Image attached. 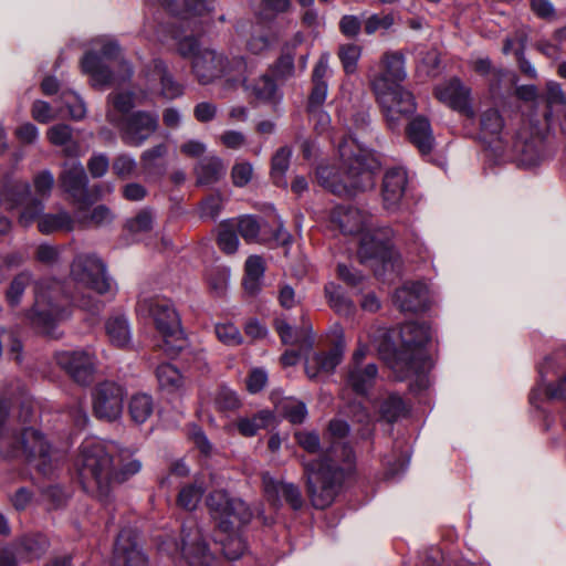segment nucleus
I'll list each match as a JSON object with an SVG mask.
<instances>
[{
  "instance_id": "obj_1",
  "label": "nucleus",
  "mask_w": 566,
  "mask_h": 566,
  "mask_svg": "<svg viewBox=\"0 0 566 566\" xmlns=\"http://www.w3.org/2000/svg\"><path fill=\"white\" fill-rule=\"evenodd\" d=\"M75 465L83 489L103 502L108 501L116 484L142 470V462L129 449L97 439L84 440Z\"/></svg>"
},
{
  "instance_id": "obj_2",
  "label": "nucleus",
  "mask_w": 566,
  "mask_h": 566,
  "mask_svg": "<svg viewBox=\"0 0 566 566\" xmlns=\"http://www.w3.org/2000/svg\"><path fill=\"white\" fill-rule=\"evenodd\" d=\"M340 167L319 166L318 182L338 196H353L375 186L374 171L379 164L374 155L354 137L348 136L338 144Z\"/></svg>"
},
{
  "instance_id": "obj_3",
  "label": "nucleus",
  "mask_w": 566,
  "mask_h": 566,
  "mask_svg": "<svg viewBox=\"0 0 566 566\" xmlns=\"http://www.w3.org/2000/svg\"><path fill=\"white\" fill-rule=\"evenodd\" d=\"M354 462L352 448L337 441L322 458L302 461L307 495L314 507L323 510L333 503L345 472L353 469Z\"/></svg>"
},
{
  "instance_id": "obj_4",
  "label": "nucleus",
  "mask_w": 566,
  "mask_h": 566,
  "mask_svg": "<svg viewBox=\"0 0 566 566\" xmlns=\"http://www.w3.org/2000/svg\"><path fill=\"white\" fill-rule=\"evenodd\" d=\"M384 71L371 81L387 124L396 129L401 119L416 111L413 95L401 86L406 78L405 61L398 53H387L382 57Z\"/></svg>"
},
{
  "instance_id": "obj_5",
  "label": "nucleus",
  "mask_w": 566,
  "mask_h": 566,
  "mask_svg": "<svg viewBox=\"0 0 566 566\" xmlns=\"http://www.w3.org/2000/svg\"><path fill=\"white\" fill-rule=\"evenodd\" d=\"M171 36L176 40L178 53L182 57L191 60V72L201 85L211 84L223 76L238 80L247 67L243 56H234L229 60L221 52L202 48L195 36H182L179 30H172Z\"/></svg>"
},
{
  "instance_id": "obj_6",
  "label": "nucleus",
  "mask_w": 566,
  "mask_h": 566,
  "mask_svg": "<svg viewBox=\"0 0 566 566\" xmlns=\"http://www.w3.org/2000/svg\"><path fill=\"white\" fill-rule=\"evenodd\" d=\"M401 348L391 361V369L402 380L416 376L420 386L424 387V374L431 368L432 361L426 346L431 339L430 326L424 323L408 322L400 328Z\"/></svg>"
},
{
  "instance_id": "obj_7",
  "label": "nucleus",
  "mask_w": 566,
  "mask_h": 566,
  "mask_svg": "<svg viewBox=\"0 0 566 566\" xmlns=\"http://www.w3.org/2000/svg\"><path fill=\"white\" fill-rule=\"evenodd\" d=\"M101 55L87 52L82 61V71L91 76L94 86L120 85L133 76V67L126 60H117L120 49L116 41L97 38L93 41Z\"/></svg>"
},
{
  "instance_id": "obj_8",
  "label": "nucleus",
  "mask_w": 566,
  "mask_h": 566,
  "mask_svg": "<svg viewBox=\"0 0 566 566\" xmlns=\"http://www.w3.org/2000/svg\"><path fill=\"white\" fill-rule=\"evenodd\" d=\"M71 315V297L65 295L57 281H40L34 287V305L28 319L40 332L57 338L54 333L57 323Z\"/></svg>"
},
{
  "instance_id": "obj_9",
  "label": "nucleus",
  "mask_w": 566,
  "mask_h": 566,
  "mask_svg": "<svg viewBox=\"0 0 566 566\" xmlns=\"http://www.w3.org/2000/svg\"><path fill=\"white\" fill-rule=\"evenodd\" d=\"M54 186V177L51 171L43 170L33 178V187L36 197H32L31 186L24 181L7 185L0 192V198L10 208L21 207L18 222L30 227L36 217L44 210V199H48Z\"/></svg>"
},
{
  "instance_id": "obj_10",
  "label": "nucleus",
  "mask_w": 566,
  "mask_h": 566,
  "mask_svg": "<svg viewBox=\"0 0 566 566\" xmlns=\"http://www.w3.org/2000/svg\"><path fill=\"white\" fill-rule=\"evenodd\" d=\"M8 417V402L0 400V459L24 455L29 461L39 460V469L45 472L51 449L44 437L33 428L23 429L19 437L10 434L6 427Z\"/></svg>"
},
{
  "instance_id": "obj_11",
  "label": "nucleus",
  "mask_w": 566,
  "mask_h": 566,
  "mask_svg": "<svg viewBox=\"0 0 566 566\" xmlns=\"http://www.w3.org/2000/svg\"><path fill=\"white\" fill-rule=\"evenodd\" d=\"M140 314L149 315L157 331L165 338V350L174 354L182 347L180 318L170 300L163 297L145 298L137 303Z\"/></svg>"
},
{
  "instance_id": "obj_12",
  "label": "nucleus",
  "mask_w": 566,
  "mask_h": 566,
  "mask_svg": "<svg viewBox=\"0 0 566 566\" xmlns=\"http://www.w3.org/2000/svg\"><path fill=\"white\" fill-rule=\"evenodd\" d=\"M206 504L216 526L223 533H232L248 524L253 513L249 505L239 497L230 496L226 491L211 492Z\"/></svg>"
},
{
  "instance_id": "obj_13",
  "label": "nucleus",
  "mask_w": 566,
  "mask_h": 566,
  "mask_svg": "<svg viewBox=\"0 0 566 566\" xmlns=\"http://www.w3.org/2000/svg\"><path fill=\"white\" fill-rule=\"evenodd\" d=\"M72 279L98 294L113 293V281L106 265L95 254H78L71 264Z\"/></svg>"
},
{
  "instance_id": "obj_14",
  "label": "nucleus",
  "mask_w": 566,
  "mask_h": 566,
  "mask_svg": "<svg viewBox=\"0 0 566 566\" xmlns=\"http://www.w3.org/2000/svg\"><path fill=\"white\" fill-rule=\"evenodd\" d=\"M124 388L114 381L98 384L92 392L93 412L96 418L113 422L120 418L124 409Z\"/></svg>"
},
{
  "instance_id": "obj_15",
  "label": "nucleus",
  "mask_w": 566,
  "mask_h": 566,
  "mask_svg": "<svg viewBox=\"0 0 566 566\" xmlns=\"http://www.w3.org/2000/svg\"><path fill=\"white\" fill-rule=\"evenodd\" d=\"M124 144L132 147L142 146L158 128V116L155 113L137 111L115 125Z\"/></svg>"
},
{
  "instance_id": "obj_16",
  "label": "nucleus",
  "mask_w": 566,
  "mask_h": 566,
  "mask_svg": "<svg viewBox=\"0 0 566 566\" xmlns=\"http://www.w3.org/2000/svg\"><path fill=\"white\" fill-rule=\"evenodd\" d=\"M56 365L74 381L87 385L95 373L96 358L88 349L62 350L54 356Z\"/></svg>"
},
{
  "instance_id": "obj_17",
  "label": "nucleus",
  "mask_w": 566,
  "mask_h": 566,
  "mask_svg": "<svg viewBox=\"0 0 566 566\" xmlns=\"http://www.w3.org/2000/svg\"><path fill=\"white\" fill-rule=\"evenodd\" d=\"M436 96L443 104L460 113L467 118L473 119L475 112L471 102V90L459 78L454 77L436 87Z\"/></svg>"
},
{
  "instance_id": "obj_18",
  "label": "nucleus",
  "mask_w": 566,
  "mask_h": 566,
  "mask_svg": "<svg viewBox=\"0 0 566 566\" xmlns=\"http://www.w3.org/2000/svg\"><path fill=\"white\" fill-rule=\"evenodd\" d=\"M408 187V174L401 167L388 169L381 184L382 208L389 213L400 210Z\"/></svg>"
},
{
  "instance_id": "obj_19",
  "label": "nucleus",
  "mask_w": 566,
  "mask_h": 566,
  "mask_svg": "<svg viewBox=\"0 0 566 566\" xmlns=\"http://www.w3.org/2000/svg\"><path fill=\"white\" fill-rule=\"evenodd\" d=\"M176 551L192 565L208 564L210 560L208 545L195 522L184 526L181 544L176 546Z\"/></svg>"
},
{
  "instance_id": "obj_20",
  "label": "nucleus",
  "mask_w": 566,
  "mask_h": 566,
  "mask_svg": "<svg viewBox=\"0 0 566 566\" xmlns=\"http://www.w3.org/2000/svg\"><path fill=\"white\" fill-rule=\"evenodd\" d=\"M358 256L363 263L379 262L386 268L391 263L395 251L387 237L379 231H368L360 239Z\"/></svg>"
},
{
  "instance_id": "obj_21",
  "label": "nucleus",
  "mask_w": 566,
  "mask_h": 566,
  "mask_svg": "<svg viewBox=\"0 0 566 566\" xmlns=\"http://www.w3.org/2000/svg\"><path fill=\"white\" fill-rule=\"evenodd\" d=\"M113 566H147V558L136 542V534L123 530L116 539Z\"/></svg>"
},
{
  "instance_id": "obj_22",
  "label": "nucleus",
  "mask_w": 566,
  "mask_h": 566,
  "mask_svg": "<svg viewBox=\"0 0 566 566\" xmlns=\"http://www.w3.org/2000/svg\"><path fill=\"white\" fill-rule=\"evenodd\" d=\"M179 6L175 0H145L147 6H159L172 15L196 24L195 19L208 14L212 10L211 1L208 0H182ZM196 28L193 27V30Z\"/></svg>"
},
{
  "instance_id": "obj_23",
  "label": "nucleus",
  "mask_w": 566,
  "mask_h": 566,
  "mask_svg": "<svg viewBox=\"0 0 566 566\" xmlns=\"http://www.w3.org/2000/svg\"><path fill=\"white\" fill-rule=\"evenodd\" d=\"M264 494L268 501L274 506L280 507V492H283L284 501L293 509L298 510L303 505V499L300 489L293 483H285L273 479L269 473L262 475Z\"/></svg>"
},
{
  "instance_id": "obj_24",
  "label": "nucleus",
  "mask_w": 566,
  "mask_h": 566,
  "mask_svg": "<svg viewBox=\"0 0 566 566\" xmlns=\"http://www.w3.org/2000/svg\"><path fill=\"white\" fill-rule=\"evenodd\" d=\"M370 214L356 207L338 206L332 212V221L344 234H357L368 228Z\"/></svg>"
},
{
  "instance_id": "obj_25",
  "label": "nucleus",
  "mask_w": 566,
  "mask_h": 566,
  "mask_svg": "<svg viewBox=\"0 0 566 566\" xmlns=\"http://www.w3.org/2000/svg\"><path fill=\"white\" fill-rule=\"evenodd\" d=\"M145 77L147 83L159 80L160 95L174 99L184 94V86L178 83L168 71V67L160 59H155L147 66Z\"/></svg>"
},
{
  "instance_id": "obj_26",
  "label": "nucleus",
  "mask_w": 566,
  "mask_h": 566,
  "mask_svg": "<svg viewBox=\"0 0 566 566\" xmlns=\"http://www.w3.org/2000/svg\"><path fill=\"white\" fill-rule=\"evenodd\" d=\"M428 300V287L421 282L405 284L394 295L395 304L403 312L424 310Z\"/></svg>"
},
{
  "instance_id": "obj_27",
  "label": "nucleus",
  "mask_w": 566,
  "mask_h": 566,
  "mask_svg": "<svg viewBox=\"0 0 566 566\" xmlns=\"http://www.w3.org/2000/svg\"><path fill=\"white\" fill-rule=\"evenodd\" d=\"M61 187L67 192L76 202H82L86 195L87 176L84 167L78 161H71L64 165L63 171L60 176Z\"/></svg>"
},
{
  "instance_id": "obj_28",
  "label": "nucleus",
  "mask_w": 566,
  "mask_h": 566,
  "mask_svg": "<svg viewBox=\"0 0 566 566\" xmlns=\"http://www.w3.org/2000/svg\"><path fill=\"white\" fill-rule=\"evenodd\" d=\"M344 355L343 342L337 343L327 353L316 354L308 358L305 364V371L310 378L317 377L321 374H332L340 364Z\"/></svg>"
},
{
  "instance_id": "obj_29",
  "label": "nucleus",
  "mask_w": 566,
  "mask_h": 566,
  "mask_svg": "<svg viewBox=\"0 0 566 566\" xmlns=\"http://www.w3.org/2000/svg\"><path fill=\"white\" fill-rule=\"evenodd\" d=\"M147 96L143 94L137 97L133 92H115L107 97L106 119L112 125H119L122 115L127 114L137 103H142Z\"/></svg>"
},
{
  "instance_id": "obj_30",
  "label": "nucleus",
  "mask_w": 566,
  "mask_h": 566,
  "mask_svg": "<svg viewBox=\"0 0 566 566\" xmlns=\"http://www.w3.org/2000/svg\"><path fill=\"white\" fill-rule=\"evenodd\" d=\"M156 378L160 390L169 395L182 396L187 391V381L182 374L171 364H160L156 368Z\"/></svg>"
},
{
  "instance_id": "obj_31",
  "label": "nucleus",
  "mask_w": 566,
  "mask_h": 566,
  "mask_svg": "<svg viewBox=\"0 0 566 566\" xmlns=\"http://www.w3.org/2000/svg\"><path fill=\"white\" fill-rule=\"evenodd\" d=\"M38 220V230L42 234H52L55 232H71L77 224L76 216L72 217L66 210H60L55 213H40Z\"/></svg>"
},
{
  "instance_id": "obj_32",
  "label": "nucleus",
  "mask_w": 566,
  "mask_h": 566,
  "mask_svg": "<svg viewBox=\"0 0 566 566\" xmlns=\"http://www.w3.org/2000/svg\"><path fill=\"white\" fill-rule=\"evenodd\" d=\"M243 38L245 50L253 55H261L268 52L275 41L271 31L259 23L251 24L243 32Z\"/></svg>"
},
{
  "instance_id": "obj_33",
  "label": "nucleus",
  "mask_w": 566,
  "mask_h": 566,
  "mask_svg": "<svg viewBox=\"0 0 566 566\" xmlns=\"http://www.w3.org/2000/svg\"><path fill=\"white\" fill-rule=\"evenodd\" d=\"M409 140L422 155L429 154L433 148V136L430 123L421 116L413 118L407 128Z\"/></svg>"
},
{
  "instance_id": "obj_34",
  "label": "nucleus",
  "mask_w": 566,
  "mask_h": 566,
  "mask_svg": "<svg viewBox=\"0 0 566 566\" xmlns=\"http://www.w3.org/2000/svg\"><path fill=\"white\" fill-rule=\"evenodd\" d=\"M114 218L113 211L105 205H97L88 211L81 202L76 210V221L82 228L105 227L111 224Z\"/></svg>"
},
{
  "instance_id": "obj_35",
  "label": "nucleus",
  "mask_w": 566,
  "mask_h": 566,
  "mask_svg": "<svg viewBox=\"0 0 566 566\" xmlns=\"http://www.w3.org/2000/svg\"><path fill=\"white\" fill-rule=\"evenodd\" d=\"M245 90L258 101L277 105L282 99L275 82L269 75H262L251 84H245Z\"/></svg>"
},
{
  "instance_id": "obj_36",
  "label": "nucleus",
  "mask_w": 566,
  "mask_h": 566,
  "mask_svg": "<svg viewBox=\"0 0 566 566\" xmlns=\"http://www.w3.org/2000/svg\"><path fill=\"white\" fill-rule=\"evenodd\" d=\"M378 369L375 364L366 366L350 365L347 374V385L357 394H365L373 386Z\"/></svg>"
},
{
  "instance_id": "obj_37",
  "label": "nucleus",
  "mask_w": 566,
  "mask_h": 566,
  "mask_svg": "<svg viewBox=\"0 0 566 566\" xmlns=\"http://www.w3.org/2000/svg\"><path fill=\"white\" fill-rule=\"evenodd\" d=\"M546 102L548 112L545 114V117L549 120L551 117H559L562 115L563 119H560L559 125L562 132L566 134V97L558 83L549 82L547 84Z\"/></svg>"
},
{
  "instance_id": "obj_38",
  "label": "nucleus",
  "mask_w": 566,
  "mask_h": 566,
  "mask_svg": "<svg viewBox=\"0 0 566 566\" xmlns=\"http://www.w3.org/2000/svg\"><path fill=\"white\" fill-rule=\"evenodd\" d=\"M197 181L200 185L217 182L226 174V166L221 158L208 156L202 158L196 166Z\"/></svg>"
},
{
  "instance_id": "obj_39",
  "label": "nucleus",
  "mask_w": 566,
  "mask_h": 566,
  "mask_svg": "<svg viewBox=\"0 0 566 566\" xmlns=\"http://www.w3.org/2000/svg\"><path fill=\"white\" fill-rule=\"evenodd\" d=\"M303 34L297 32L282 46L281 55L275 64L274 72L277 76L287 77L294 71V51L303 42Z\"/></svg>"
},
{
  "instance_id": "obj_40",
  "label": "nucleus",
  "mask_w": 566,
  "mask_h": 566,
  "mask_svg": "<svg viewBox=\"0 0 566 566\" xmlns=\"http://www.w3.org/2000/svg\"><path fill=\"white\" fill-rule=\"evenodd\" d=\"M109 342L119 348L127 346L132 339L128 321L124 316H113L105 324Z\"/></svg>"
},
{
  "instance_id": "obj_41",
  "label": "nucleus",
  "mask_w": 566,
  "mask_h": 566,
  "mask_svg": "<svg viewBox=\"0 0 566 566\" xmlns=\"http://www.w3.org/2000/svg\"><path fill=\"white\" fill-rule=\"evenodd\" d=\"M128 412L134 422H146L154 412L153 397L144 392L134 395L128 403Z\"/></svg>"
},
{
  "instance_id": "obj_42",
  "label": "nucleus",
  "mask_w": 566,
  "mask_h": 566,
  "mask_svg": "<svg viewBox=\"0 0 566 566\" xmlns=\"http://www.w3.org/2000/svg\"><path fill=\"white\" fill-rule=\"evenodd\" d=\"M264 262L259 255H251L245 261L244 289L253 294L260 289V282L264 274Z\"/></svg>"
},
{
  "instance_id": "obj_43",
  "label": "nucleus",
  "mask_w": 566,
  "mask_h": 566,
  "mask_svg": "<svg viewBox=\"0 0 566 566\" xmlns=\"http://www.w3.org/2000/svg\"><path fill=\"white\" fill-rule=\"evenodd\" d=\"M238 232L247 242H261L266 240L262 222L254 216H242L238 220Z\"/></svg>"
},
{
  "instance_id": "obj_44",
  "label": "nucleus",
  "mask_w": 566,
  "mask_h": 566,
  "mask_svg": "<svg viewBox=\"0 0 566 566\" xmlns=\"http://www.w3.org/2000/svg\"><path fill=\"white\" fill-rule=\"evenodd\" d=\"M292 149L287 146L281 147L272 157L271 176L275 185L286 186L285 174L290 167Z\"/></svg>"
},
{
  "instance_id": "obj_45",
  "label": "nucleus",
  "mask_w": 566,
  "mask_h": 566,
  "mask_svg": "<svg viewBox=\"0 0 566 566\" xmlns=\"http://www.w3.org/2000/svg\"><path fill=\"white\" fill-rule=\"evenodd\" d=\"M48 547L49 542L42 535L24 537L19 546V555L31 562L43 556Z\"/></svg>"
},
{
  "instance_id": "obj_46",
  "label": "nucleus",
  "mask_w": 566,
  "mask_h": 566,
  "mask_svg": "<svg viewBox=\"0 0 566 566\" xmlns=\"http://www.w3.org/2000/svg\"><path fill=\"white\" fill-rule=\"evenodd\" d=\"M325 293L331 307L338 314L348 316L354 312V303L344 295L343 289L339 285L328 283L325 286Z\"/></svg>"
},
{
  "instance_id": "obj_47",
  "label": "nucleus",
  "mask_w": 566,
  "mask_h": 566,
  "mask_svg": "<svg viewBox=\"0 0 566 566\" xmlns=\"http://www.w3.org/2000/svg\"><path fill=\"white\" fill-rule=\"evenodd\" d=\"M541 394L549 400H565L566 401V374L555 384L538 385L534 388L530 396L532 405L536 406Z\"/></svg>"
},
{
  "instance_id": "obj_48",
  "label": "nucleus",
  "mask_w": 566,
  "mask_h": 566,
  "mask_svg": "<svg viewBox=\"0 0 566 566\" xmlns=\"http://www.w3.org/2000/svg\"><path fill=\"white\" fill-rule=\"evenodd\" d=\"M273 416L270 411L262 410L251 418H241L238 420L237 427L241 434L252 437L256 434L260 429L269 426Z\"/></svg>"
},
{
  "instance_id": "obj_49",
  "label": "nucleus",
  "mask_w": 566,
  "mask_h": 566,
  "mask_svg": "<svg viewBox=\"0 0 566 566\" xmlns=\"http://www.w3.org/2000/svg\"><path fill=\"white\" fill-rule=\"evenodd\" d=\"M203 492L205 489L202 484L197 482L188 484L179 491L177 503L180 507L192 511L198 506Z\"/></svg>"
},
{
  "instance_id": "obj_50",
  "label": "nucleus",
  "mask_w": 566,
  "mask_h": 566,
  "mask_svg": "<svg viewBox=\"0 0 566 566\" xmlns=\"http://www.w3.org/2000/svg\"><path fill=\"white\" fill-rule=\"evenodd\" d=\"M31 280L32 275L27 271H23L13 277L6 294L7 301L11 306L20 304L21 297L27 286L31 283Z\"/></svg>"
},
{
  "instance_id": "obj_51",
  "label": "nucleus",
  "mask_w": 566,
  "mask_h": 566,
  "mask_svg": "<svg viewBox=\"0 0 566 566\" xmlns=\"http://www.w3.org/2000/svg\"><path fill=\"white\" fill-rule=\"evenodd\" d=\"M337 54L345 72L347 74L355 73L358 60L361 55V46L355 43L340 44Z\"/></svg>"
},
{
  "instance_id": "obj_52",
  "label": "nucleus",
  "mask_w": 566,
  "mask_h": 566,
  "mask_svg": "<svg viewBox=\"0 0 566 566\" xmlns=\"http://www.w3.org/2000/svg\"><path fill=\"white\" fill-rule=\"evenodd\" d=\"M395 24V15L391 12L374 13L364 22L366 34L371 35L376 32H386Z\"/></svg>"
},
{
  "instance_id": "obj_53",
  "label": "nucleus",
  "mask_w": 566,
  "mask_h": 566,
  "mask_svg": "<svg viewBox=\"0 0 566 566\" xmlns=\"http://www.w3.org/2000/svg\"><path fill=\"white\" fill-rule=\"evenodd\" d=\"M277 408L292 423H302L307 415L306 406L293 398L283 399Z\"/></svg>"
},
{
  "instance_id": "obj_54",
  "label": "nucleus",
  "mask_w": 566,
  "mask_h": 566,
  "mask_svg": "<svg viewBox=\"0 0 566 566\" xmlns=\"http://www.w3.org/2000/svg\"><path fill=\"white\" fill-rule=\"evenodd\" d=\"M480 123L482 132L492 137H497L504 127L503 118L496 108L484 111Z\"/></svg>"
},
{
  "instance_id": "obj_55",
  "label": "nucleus",
  "mask_w": 566,
  "mask_h": 566,
  "mask_svg": "<svg viewBox=\"0 0 566 566\" xmlns=\"http://www.w3.org/2000/svg\"><path fill=\"white\" fill-rule=\"evenodd\" d=\"M544 157L545 155L543 151L542 142H530L525 143L523 146L518 161L522 166L532 168L537 166L544 159Z\"/></svg>"
},
{
  "instance_id": "obj_56",
  "label": "nucleus",
  "mask_w": 566,
  "mask_h": 566,
  "mask_svg": "<svg viewBox=\"0 0 566 566\" xmlns=\"http://www.w3.org/2000/svg\"><path fill=\"white\" fill-rule=\"evenodd\" d=\"M407 411L406 405L401 397L390 395L386 398L380 407V413L388 422L396 421L399 417L403 416Z\"/></svg>"
},
{
  "instance_id": "obj_57",
  "label": "nucleus",
  "mask_w": 566,
  "mask_h": 566,
  "mask_svg": "<svg viewBox=\"0 0 566 566\" xmlns=\"http://www.w3.org/2000/svg\"><path fill=\"white\" fill-rule=\"evenodd\" d=\"M112 169L120 179H128L136 175L137 161L130 155L120 154L114 159Z\"/></svg>"
},
{
  "instance_id": "obj_58",
  "label": "nucleus",
  "mask_w": 566,
  "mask_h": 566,
  "mask_svg": "<svg viewBox=\"0 0 566 566\" xmlns=\"http://www.w3.org/2000/svg\"><path fill=\"white\" fill-rule=\"evenodd\" d=\"M217 338L227 346H238L242 343L239 328L232 323H219L214 326Z\"/></svg>"
},
{
  "instance_id": "obj_59",
  "label": "nucleus",
  "mask_w": 566,
  "mask_h": 566,
  "mask_svg": "<svg viewBox=\"0 0 566 566\" xmlns=\"http://www.w3.org/2000/svg\"><path fill=\"white\" fill-rule=\"evenodd\" d=\"M62 103L67 108L69 116L74 120L85 117L86 107L83 99L73 92H64L62 94Z\"/></svg>"
},
{
  "instance_id": "obj_60",
  "label": "nucleus",
  "mask_w": 566,
  "mask_h": 566,
  "mask_svg": "<svg viewBox=\"0 0 566 566\" xmlns=\"http://www.w3.org/2000/svg\"><path fill=\"white\" fill-rule=\"evenodd\" d=\"M62 109L53 108L44 101H35L31 108V114L34 120L46 124L60 116Z\"/></svg>"
},
{
  "instance_id": "obj_61",
  "label": "nucleus",
  "mask_w": 566,
  "mask_h": 566,
  "mask_svg": "<svg viewBox=\"0 0 566 566\" xmlns=\"http://www.w3.org/2000/svg\"><path fill=\"white\" fill-rule=\"evenodd\" d=\"M218 245L228 254L234 253L238 249L239 239L235 232L227 223L221 224L218 235Z\"/></svg>"
},
{
  "instance_id": "obj_62",
  "label": "nucleus",
  "mask_w": 566,
  "mask_h": 566,
  "mask_svg": "<svg viewBox=\"0 0 566 566\" xmlns=\"http://www.w3.org/2000/svg\"><path fill=\"white\" fill-rule=\"evenodd\" d=\"M222 209V197L213 193L207 197L199 207L200 217L203 219H216Z\"/></svg>"
},
{
  "instance_id": "obj_63",
  "label": "nucleus",
  "mask_w": 566,
  "mask_h": 566,
  "mask_svg": "<svg viewBox=\"0 0 566 566\" xmlns=\"http://www.w3.org/2000/svg\"><path fill=\"white\" fill-rule=\"evenodd\" d=\"M154 217L150 211L142 210L126 223L127 230L132 233L147 232L153 227Z\"/></svg>"
},
{
  "instance_id": "obj_64",
  "label": "nucleus",
  "mask_w": 566,
  "mask_h": 566,
  "mask_svg": "<svg viewBox=\"0 0 566 566\" xmlns=\"http://www.w3.org/2000/svg\"><path fill=\"white\" fill-rule=\"evenodd\" d=\"M253 175V167L250 163H237L231 170V178L237 187H244L250 182Z\"/></svg>"
}]
</instances>
